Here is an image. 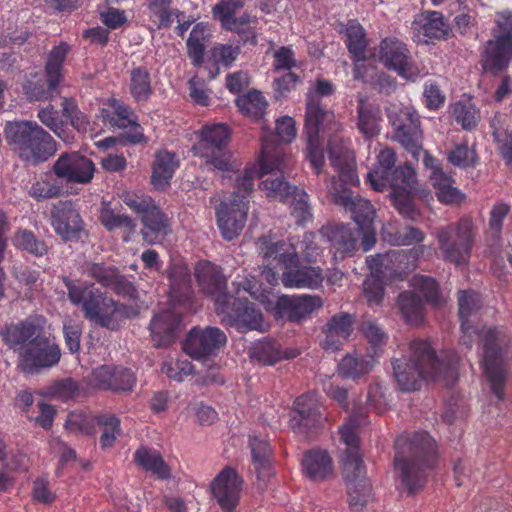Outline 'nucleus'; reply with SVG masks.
Returning <instances> with one entry per match:
<instances>
[{"instance_id": "nucleus-33", "label": "nucleus", "mask_w": 512, "mask_h": 512, "mask_svg": "<svg viewBox=\"0 0 512 512\" xmlns=\"http://www.w3.org/2000/svg\"><path fill=\"white\" fill-rule=\"evenodd\" d=\"M381 110L380 108L359 97L357 105V128L367 139L377 136L380 132Z\"/></svg>"}, {"instance_id": "nucleus-7", "label": "nucleus", "mask_w": 512, "mask_h": 512, "mask_svg": "<svg viewBox=\"0 0 512 512\" xmlns=\"http://www.w3.org/2000/svg\"><path fill=\"white\" fill-rule=\"evenodd\" d=\"M4 134L11 150L21 160L33 165L47 161L57 151L56 141L36 121L7 122Z\"/></svg>"}, {"instance_id": "nucleus-1", "label": "nucleus", "mask_w": 512, "mask_h": 512, "mask_svg": "<svg viewBox=\"0 0 512 512\" xmlns=\"http://www.w3.org/2000/svg\"><path fill=\"white\" fill-rule=\"evenodd\" d=\"M288 162L282 148L267 137L261 139L258 166L246 167L243 172L232 171L226 159V183L231 182L229 202L226 203V241H231L242 232L249 210L250 197L256 178L262 179L260 189L271 200L289 201L297 188L287 182L282 174Z\"/></svg>"}, {"instance_id": "nucleus-9", "label": "nucleus", "mask_w": 512, "mask_h": 512, "mask_svg": "<svg viewBox=\"0 0 512 512\" xmlns=\"http://www.w3.org/2000/svg\"><path fill=\"white\" fill-rule=\"evenodd\" d=\"M489 39L481 53L483 70L494 76L505 72L512 59V10L497 11Z\"/></svg>"}, {"instance_id": "nucleus-3", "label": "nucleus", "mask_w": 512, "mask_h": 512, "mask_svg": "<svg viewBox=\"0 0 512 512\" xmlns=\"http://www.w3.org/2000/svg\"><path fill=\"white\" fill-rule=\"evenodd\" d=\"M409 357L392 361L394 378L402 391L421 388L423 380L443 378L454 381L458 374V358L451 354L440 358L430 341L414 339L409 344Z\"/></svg>"}, {"instance_id": "nucleus-32", "label": "nucleus", "mask_w": 512, "mask_h": 512, "mask_svg": "<svg viewBox=\"0 0 512 512\" xmlns=\"http://www.w3.org/2000/svg\"><path fill=\"white\" fill-rule=\"evenodd\" d=\"M4 342L11 348L24 347L42 335V327L32 320L11 324L1 332Z\"/></svg>"}, {"instance_id": "nucleus-50", "label": "nucleus", "mask_w": 512, "mask_h": 512, "mask_svg": "<svg viewBox=\"0 0 512 512\" xmlns=\"http://www.w3.org/2000/svg\"><path fill=\"white\" fill-rule=\"evenodd\" d=\"M510 211V205L504 202H497L492 206L489 212L487 235L494 243H498L501 240L504 220Z\"/></svg>"}, {"instance_id": "nucleus-41", "label": "nucleus", "mask_w": 512, "mask_h": 512, "mask_svg": "<svg viewBox=\"0 0 512 512\" xmlns=\"http://www.w3.org/2000/svg\"><path fill=\"white\" fill-rule=\"evenodd\" d=\"M249 445L251 448L252 460L257 477H266L270 470L271 447L267 440L260 439L257 436L250 437Z\"/></svg>"}, {"instance_id": "nucleus-54", "label": "nucleus", "mask_w": 512, "mask_h": 512, "mask_svg": "<svg viewBox=\"0 0 512 512\" xmlns=\"http://www.w3.org/2000/svg\"><path fill=\"white\" fill-rule=\"evenodd\" d=\"M84 315L87 319L96 316L97 313L105 308H112L111 312L116 310L115 302L112 299H106L103 295L98 292L94 287L88 293L86 299L81 305Z\"/></svg>"}, {"instance_id": "nucleus-4", "label": "nucleus", "mask_w": 512, "mask_h": 512, "mask_svg": "<svg viewBox=\"0 0 512 512\" xmlns=\"http://www.w3.org/2000/svg\"><path fill=\"white\" fill-rule=\"evenodd\" d=\"M394 467L409 495L422 490L428 471L437 464V446L424 431L405 433L395 440Z\"/></svg>"}, {"instance_id": "nucleus-40", "label": "nucleus", "mask_w": 512, "mask_h": 512, "mask_svg": "<svg viewBox=\"0 0 512 512\" xmlns=\"http://www.w3.org/2000/svg\"><path fill=\"white\" fill-rule=\"evenodd\" d=\"M451 117L463 130H474L480 121V111L470 100H459L451 105Z\"/></svg>"}, {"instance_id": "nucleus-17", "label": "nucleus", "mask_w": 512, "mask_h": 512, "mask_svg": "<svg viewBox=\"0 0 512 512\" xmlns=\"http://www.w3.org/2000/svg\"><path fill=\"white\" fill-rule=\"evenodd\" d=\"M194 275L199 291L215 303L218 315L224 313V274L222 268L211 261L203 260L196 264Z\"/></svg>"}, {"instance_id": "nucleus-42", "label": "nucleus", "mask_w": 512, "mask_h": 512, "mask_svg": "<svg viewBox=\"0 0 512 512\" xmlns=\"http://www.w3.org/2000/svg\"><path fill=\"white\" fill-rule=\"evenodd\" d=\"M70 50V46L66 42H61L54 47L49 53L46 63V74L48 88L55 90L59 85L61 78L62 63Z\"/></svg>"}, {"instance_id": "nucleus-13", "label": "nucleus", "mask_w": 512, "mask_h": 512, "mask_svg": "<svg viewBox=\"0 0 512 512\" xmlns=\"http://www.w3.org/2000/svg\"><path fill=\"white\" fill-rule=\"evenodd\" d=\"M61 357L60 349L52 344L43 335L36 337L21 348L18 358V367L24 373H37L42 368H49L56 365Z\"/></svg>"}, {"instance_id": "nucleus-63", "label": "nucleus", "mask_w": 512, "mask_h": 512, "mask_svg": "<svg viewBox=\"0 0 512 512\" xmlns=\"http://www.w3.org/2000/svg\"><path fill=\"white\" fill-rule=\"evenodd\" d=\"M38 119L43 125L49 128L57 136L62 137L63 121L58 116V111L53 105H47L41 108L37 114Z\"/></svg>"}, {"instance_id": "nucleus-10", "label": "nucleus", "mask_w": 512, "mask_h": 512, "mask_svg": "<svg viewBox=\"0 0 512 512\" xmlns=\"http://www.w3.org/2000/svg\"><path fill=\"white\" fill-rule=\"evenodd\" d=\"M436 238L445 261L466 264L474 244L473 221L463 217L456 223L437 229Z\"/></svg>"}, {"instance_id": "nucleus-44", "label": "nucleus", "mask_w": 512, "mask_h": 512, "mask_svg": "<svg viewBox=\"0 0 512 512\" xmlns=\"http://www.w3.org/2000/svg\"><path fill=\"white\" fill-rule=\"evenodd\" d=\"M236 105L241 113L255 120H260L265 114L268 102L260 91L252 90L245 95L238 96Z\"/></svg>"}, {"instance_id": "nucleus-38", "label": "nucleus", "mask_w": 512, "mask_h": 512, "mask_svg": "<svg viewBox=\"0 0 512 512\" xmlns=\"http://www.w3.org/2000/svg\"><path fill=\"white\" fill-rule=\"evenodd\" d=\"M346 45L356 61L366 59L368 41L363 26L357 20H349L346 29Z\"/></svg>"}, {"instance_id": "nucleus-59", "label": "nucleus", "mask_w": 512, "mask_h": 512, "mask_svg": "<svg viewBox=\"0 0 512 512\" xmlns=\"http://www.w3.org/2000/svg\"><path fill=\"white\" fill-rule=\"evenodd\" d=\"M161 372L169 379L182 382L187 376L194 374V366L187 360L165 361Z\"/></svg>"}, {"instance_id": "nucleus-18", "label": "nucleus", "mask_w": 512, "mask_h": 512, "mask_svg": "<svg viewBox=\"0 0 512 512\" xmlns=\"http://www.w3.org/2000/svg\"><path fill=\"white\" fill-rule=\"evenodd\" d=\"M83 274L94 279L100 285L110 288L117 294L134 297L137 293L134 285L122 274L117 267L104 262L85 261L82 265Z\"/></svg>"}, {"instance_id": "nucleus-43", "label": "nucleus", "mask_w": 512, "mask_h": 512, "mask_svg": "<svg viewBox=\"0 0 512 512\" xmlns=\"http://www.w3.org/2000/svg\"><path fill=\"white\" fill-rule=\"evenodd\" d=\"M447 160L460 169L475 168L479 163L476 145L469 146L466 141L455 144L447 152Z\"/></svg>"}, {"instance_id": "nucleus-47", "label": "nucleus", "mask_w": 512, "mask_h": 512, "mask_svg": "<svg viewBox=\"0 0 512 512\" xmlns=\"http://www.w3.org/2000/svg\"><path fill=\"white\" fill-rule=\"evenodd\" d=\"M130 93L138 102H144L152 94L151 78L144 67H136L131 70Z\"/></svg>"}, {"instance_id": "nucleus-23", "label": "nucleus", "mask_w": 512, "mask_h": 512, "mask_svg": "<svg viewBox=\"0 0 512 512\" xmlns=\"http://www.w3.org/2000/svg\"><path fill=\"white\" fill-rule=\"evenodd\" d=\"M411 31L415 41H420L421 36L430 40H446L451 28L441 12L423 11L414 16Z\"/></svg>"}, {"instance_id": "nucleus-12", "label": "nucleus", "mask_w": 512, "mask_h": 512, "mask_svg": "<svg viewBox=\"0 0 512 512\" xmlns=\"http://www.w3.org/2000/svg\"><path fill=\"white\" fill-rule=\"evenodd\" d=\"M379 62L388 70L396 72L401 78L416 81L421 71L414 62L408 45L395 36L383 38L378 45Z\"/></svg>"}, {"instance_id": "nucleus-64", "label": "nucleus", "mask_w": 512, "mask_h": 512, "mask_svg": "<svg viewBox=\"0 0 512 512\" xmlns=\"http://www.w3.org/2000/svg\"><path fill=\"white\" fill-rule=\"evenodd\" d=\"M31 495L33 501L44 505H49L53 503L56 499L55 493L52 492L49 488V481L46 476L36 478L33 481Z\"/></svg>"}, {"instance_id": "nucleus-6", "label": "nucleus", "mask_w": 512, "mask_h": 512, "mask_svg": "<svg viewBox=\"0 0 512 512\" xmlns=\"http://www.w3.org/2000/svg\"><path fill=\"white\" fill-rule=\"evenodd\" d=\"M259 249L268 264L282 265L286 271L282 274L285 287L316 289L324 280L322 269L312 266L299 267V252L295 246V238L273 241L263 236L259 239Z\"/></svg>"}, {"instance_id": "nucleus-60", "label": "nucleus", "mask_w": 512, "mask_h": 512, "mask_svg": "<svg viewBox=\"0 0 512 512\" xmlns=\"http://www.w3.org/2000/svg\"><path fill=\"white\" fill-rule=\"evenodd\" d=\"M62 188L55 181L49 179L38 180L32 184L28 194L35 200L41 201L60 196Z\"/></svg>"}, {"instance_id": "nucleus-55", "label": "nucleus", "mask_w": 512, "mask_h": 512, "mask_svg": "<svg viewBox=\"0 0 512 512\" xmlns=\"http://www.w3.org/2000/svg\"><path fill=\"white\" fill-rule=\"evenodd\" d=\"M348 486V500L351 509L354 512H360L367 505L370 494L371 486L368 480L363 482H356Z\"/></svg>"}, {"instance_id": "nucleus-15", "label": "nucleus", "mask_w": 512, "mask_h": 512, "mask_svg": "<svg viewBox=\"0 0 512 512\" xmlns=\"http://www.w3.org/2000/svg\"><path fill=\"white\" fill-rule=\"evenodd\" d=\"M52 171L67 183L88 184L94 177L95 164L79 152H65L54 162Z\"/></svg>"}, {"instance_id": "nucleus-36", "label": "nucleus", "mask_w": 512, "mask_h": 512, "mask_svg": "<svg viewBox=\"0 0 512 512\" xmlns=\"http://www.w3.org/2000/svg\"><path fill=\"white\" fill-rule=\"evenodd\" d=\"M396 304L405 323L418 326L424 321L425 303L414 291L401 292Z\"/></svg>"}, {"instance_id": "nucleus-16", "label": "nucleus", "mask_w": 512, "mask_h": 512, "mask_svg": "<svg viewBox=\"0 0 512 512\" xmlns=\"http://www.w3.org/2000/svg\"><path fill=\"white\" fill-rule=\"evenodd\" d=\"M191 151L195 156L205 159V164L224 170V125L218 123L202 127L199 140Z\"/></svg>"}, {"instance_id": "nucleus-20", "label": "nucleus", "mask_w": 512, "mask_h": 512, "mask_svg": "<svg viewBox=\"0 0 512 512\" xmlns=\"http://www.w3.org/2000/svg\"><path fill=\"white\" fill-rule=\"evenodd\" d=\"M51 224L63 241H77L84 230L83 220L70 201L53 205Z\"/></svg>"}, {"instance_id": "nucleus-34", "label": "nucleus", "mask_w": 512, "mask_h": 512, "mask_svg": "<svg viewBox=\"0 0 512 512\" xmlns=\"http://www.w3.org/2000/svg\"><path fill=\"white\" fill-rule=\"evenodd\" d=\"M178 165L179 162L175 153L158 151L155 154V160L152 167V185L158 190L165 189L170 184V180Z\"/></svg>"}, {"instance_id": "nucleus-26", "label": "nucleus", "mask_w": 512, "mask_h": 512, "mask_svg": "<svg viewBox=\"0 0 512 512\" xmlns=\"http://www.w3.org/2000/svg\"><path fill=\"white\" fill-rule=\"evenodd\" d=\"M322 306L323 301L319 296L284 295L278 298L275 308L281 316H286L291 322L299 323Z\"/></svg>"}, {"instance_id": "nucleus-24", "label": "nucleus", "mask_w": 512, "mask_h": 512, "mask_svg": "<svg viewBox=\"0 0 512 512\" xmlns=\"http://www.w3.org/2000/svg\"><path fill=\"white\" fill-rule=\"evenodd\" d=\"M333 202L350 212L358 228L374 224L376 211L371 202L359 195H353L349 188H343L333 193Z\"/></svg>"}, {"instance_id": "nucleus-49", "label": "nucleus", "mask_w": 512, "mask_h": 512, "mask_svg": "<svg viewBox=\"0 0 512 512\" xmlns=\"http://www.w3.org/2000/svg\"><path fill=\"white\" fill-rule=\"evenodd\" d=\"M308 200V194L303 189L297 187L295 191L291 193L289 201L286 202L290 204L291 215L298 225H305L312 219L311 207Z\"/></svg>"}, {"instance_id": "nucleus-8", "label": "nucleus", "mask_w": 512, "mask_h": 512, "mask_svg": "<svg viewBox=\"0 0 512 512\" xmlns=\"http://www.w3.org/2000/svg\"><path fill=\"white\" fill-rule=\"evenodd\" d=\"M335 92L334 84L326 79H317L313 92L308 94L304 133L307 139L306 158L316 174H320L324 165V154L320 133L324 123L330 122L334 114L321 107L319 98L331 96Z\"/></svg>"}, {"instance_id": "nucleus-57", "label": "nucleus", "mask_w": 512, "mask_h": 512, "mask_svg": "<svg viewBox=\"0 0 512 512\" xmlns=\"http://www.w3.org/2000/svg\"><path fill=\"white\" fill-rule=\"evenodd\" d=\"M361 330L370 344L368 354L373 357L379 356V351L386 344L387 336L384 331L373 322H364L361 326Z\"/></svg>"}, {"instance_id": "nucleus-29", "label": "nucleus", "mask_w": 512, "mask_h": 512, "mask_svg": "<svg viewBox=\"0 0 512 512\" xmlns=\"http://www.w3.org/2000/svg\"><path fill=\"white\" fill-rule=\"evenodd\" d=\"M233 322L240 332L247 330L265 331L262 312L248 300L236 299L233 303Z\"/></svg>"}, {"instance_id": "nucleus-35", "label": "nucleus", "mask_w": 512, "mask_h": 512, "mask_svg": "<svg viewBox=\"0 0 512 512\" xmlns=\"http://www.w3.org/2000/svg\"><path fill=\"white\" fill-rule=\"evenodd\" d=\"M429 178L441 203L458 204L464 200L465 195L455 187V179L451 174L437 170L430 173Z\"/></svg>"}, {"instance_id": "nucleus-39", "label": "nucleus", "mask_w": 512, "mask_h": 512, "mask_svg": "<svg viewBox=\"0 0 512 512\" xmlns=\"http://www.w3.org/2000/svg\"><path fill=\"white\" fill-rule=\"evenodd\" d=\"M341 464L342 474L347 485L367 480L365 477L366 468L360 451L346 449L341 457Z\"/></svg>"}, {"instance_id": "nucleus-46", "label": "nucleus", "mask_w": 512, "mask_h": 512, "mask_svg": "<svg viewBox=\"0 0 512 512\" xmlns=\"http://www.w3.org/2000/svg\"><path fill=\"white\" fill-rule=\"evenodd\" d=\"M410 285L414 290L420 292L425 302L438 307L442 303L440 288L438 282L426 275L416 274L410 280Z\"/></svg>"}, {"instance_id": "nucleus-2", "label": "nucleus", "mask_w": 512, "mask_h": 512, "mask_svg": "<svg viewBox=\"0 0 512 512\" xmlns=\"http://www.w3.org/2000/svg\"><path fill=\"white\" fill-rule=\"evenodd\" d=\"M459 318L461 341L467 347H471L474 337L480 339L483 344V372L489 383L492 393L499 401L505 398V385L507 370L503 360L504 349L510 342V338L502 327H483L479 330L473 326L470 317L479 309V295L473 291L462 290L458 292Z\"/></svg>"}, {"instance_id": "nucleus-21", "label": "nucleus", "mask_w": 512, "mask_h": 512, "mask_svg": "<svg viewBox=\"0 0 512 512\" xmlns=\"http://www.w3.org/2000/svg\"><path fill=\"white\" fill-rule=\"evenodd\" d=\"M222 331L216 327L192 328L184 343V352L195 360L208 358L220 348Z\"/></svg>"}, {"instance_id": "nucleus-45", "label": "nucleus", "mask_w": 512, "mask_h": 512, "mask_svg": "<svg viewBox=\"0 0 512 512\" xmlns=\"http://www.w3.org/2000/svg\"><path fill=\"white\" fill-rule=\"evenodd\" d=\"M250 357L263 365H274L282 359L280 345L271 338H263L253 344Z\"/></svg>"}, {"instance_id": "nucleus-19", "label": "nucleus", "mask_w": 512, "mask_h": 512, "mask_svg": "<svg viewBox=\"0 0 512 512\" xmlns=\"http://www.w3.org/2000/svg\"><path fill=\"white\" fill-rule=\"evenodd\" d=\"M319 234L329 243L335 260L351 257L356 251L359 231L343 223H328Z\"/></svg>"}, {"instance_id": "nucleus-53", "label": "nucleus", "mask_w": 512, "mask_h": 512, "mask_svg": "<svg viewBox=\"0 0 512 512\" xmlns=\"http://www.w3.org/2000/svg\"><path fill=\"white\" fill-rule=\"evenodd\" d=\"M14 245L22 250L27 251L37 257L47 254L48 247L44 241L38 240L35 235L28 230L18 231L13 239Z\"/></svg>"}, {"instance_id": "nucleus-31", "label": "nucleus", "mask_w": 512, "mask_h": 512, "mask_svg": "<svg viewBox=\"0 0 512 512\" xmlns=\"http://www.w3.org/2000/svg\"><path fill=\"white\" fill-rule=\"evenodd\" d=\"M376 359L373 355L367 356L357 353L345 355L338 364V375L344 379L357 381L368 375L374 368Z\"/></svg>"}, {"instance_id": "nucleus-51", "label": "nucleus", "mask_w": 512, "mask_h": 512, "mask_svg": "<svg viewBox=\"0 0 512 512\" xmlns=\"http://www.w3.org/2000/svg\"><path fill=\"white\" fill-rule=\"evenodd\" d=\"M244 6V0H226V30L245 33L249 30L251 16L244 12L240 17H236V10Z\"/></svg>"}, {"instance_id": "nucleus-28", "label": "nucleus", "mask_w": 512, "mask_h": 512, "mask_svg": "<svg viewBox=\"0 0 512 512\" xmlns=\"http://www.w3.org/2000/svg\"><path fill=\"white\" fill-rule=\"evenodd\" d=\"M141 221L143 239L149 244L160 242L170 232L169 219L155 202L141 215Z\"/></svg>"}, {"instance_id": "nucleus-14", "label": "nucleus", "mask_w": 512, "mask_h": 512, "mask_svg": "<svg viewBox=\"0 0 512 512\" xmlns=\"http://www.w3.org/2000/svg\"><path fill=\"white\" fill-rule=\"evenodd\" d=\"M324 419L321 406L314 394L307 393L297 397L290 419V426L297 435L312 439Z\"/></svg>"}, {"instance_id": "nucleus-25", "label": "nucleus", "mask_w": 512, "mask_h": 512, "mask_svg": "<svg viewBox=\"0 0 512 512\" xmlns=\"http://www.w3.org/2000/svg\"><path fill=\"white\" fill-rule=\"evenodd\" d=\"M327 149L331 166L339 173L340 180L353 183L357 176L354 155L349 149L348 142L334 134L328 140Z\"/></svg>"}, {"instance_id": "nucleus-58", "label": "nucleus", "mask_w": 512, "mask_h": 512, "mask_svg": "<svg viewBox=\"0 0 512 512\" xmlns=\"http://www.w3.org/2000/svg\"><path fill=\"white\" fill-rule=\"evenodd\" d=\"M95 416L84 413H70L65 423V427L72 433H81L91 435L95 432Z\"/></svg>"}, {"instance_id": "nucleus-11", "label": "nucleus", "mask_w": 512, "mask_h": 512, "mask_svg": "<svg viewBox=\"0 0 512 512\" xmlns=\"http://www.w3.org/2000/svg\"><path fill=\"white\" fill-rule=\"evenodd\" d=\"M426 249H428L427 246L418 245L408 250H390L384 254L369 256L366 262L372 275L392 281L413 271Z\"/></svg>"}, {"instance_id": "nucleus-61", "label": "nucleus", "mask_w": 512, "mask_h": 512, "mask_svg": "<svg viewBox=\"0 0 512 512\" xmlns=\"http://www.w3.org/2000/svg\"><path fill=\"white\" fill-rule=\"evenodd\" d=\"M388 280L384 277L372 275L364 281V295L369 304L379 305L384 298V285Z\"/></svg>"}, {"instance_id": "nucleus-56", "label": "nucleus", "mask_w": 512, "mask_h": 512, "mask_svg": "<svg viewBox=\"0 0 512 512\" xmlns=\"http://www.w3.org/2000/svg\"><path fill=\"white\" fill-rule=\"evenodd\" d=\"M100 221L109 231L124 228L128 233H131L136 227L130 217L124 214H116L112 209L107 207L102 208Z\"/></svg>"}, {"instance_id": "nucleus-5", "label": "nucleus", "mask_w": 512, "mask_h": 512, "mask_svg": "<svg viewBox=\"0 0 512 512\" xmlns=\"http://www.w3.org/2000/svg\"><path fill=\"white\" fill-rule=\"evenodd\" d=\"M396 154L386 147L377 155L374 168L367 173V181L375 191L392 189L393 206L399 214L415 221L420 216L414 203L413 190L416 184V172L409 164L396 167Z\"/></svg>"}, {"instance_id": "nucleus-30", "label": "nucleus", "mask_w": 512, "mask_h": 512, "mask_svg": "<svg viewBox=\"0 0 512 512\" xmlns=\"http://www.w3.org/2000/svg\"><path fill=\"white\" fill-rule=\"evenodd\" d=\"M303 473L312 481L325 480L333 472V462L329 453L321 449H311L302 458Z\"/></svg>"}, {"instance_id": "nucleus-52", "label": "nucleus", "mask_w": 512, "mask_h": 512, "mask_svg": "<svg viewBox=\"0 0 512 512\" xmlns=\"http://www.w3.org/2000/svg\"><path fill=\"white\" fill-rule=\"evenodd\" d=\"M244 480L232 468L226 467V512H234L241 498Z\"/></svg>"}, {"instance_id": "nucleus-62", "label": "nucleus", "mask_w": 512, "mask_h": 512, "mask_svg": "<svg viewBox=\"0 0 512 512\" xmlns=\"http://www.w3.org/2000/svg\"><path fill=\"white\" fill-rule=\"evenodd\" d=\"M354 318L348 313H338L333 315L326 326L329 327L334 333L338 334L342 339L348 340L353 332Z\"/></svg>"}, {"instance_id": "nucleus-48", "label": "nucleus", "mask_w": 512, "mask_h": 512, "mask_svg": "<svg viewBox=\"0 0 512 512\" xmlns=\"http://www.w3.org/2000/svg\"><path fill=\"white\" fill-rule=\"evenodd\" d=\"M94 420L95 425L103 429L100 437L101 448H111L120 434V420L113 414L95 415Z\"/></svg>"}, {"instance_id": "nucleus-27", "label": "nucleus", "mask_w": 512, "mask_h": 512, "mask_svg": "<svg viewBox=\"0 0 512 512\" xmlns=\"http://www.w3.org/2000/svg\"><path fill=\"white\" fill-rule=\"evenodd\" d=\"M182 317L173 311L157 314L150 323L154 346L157 348L171 345L177 336Z\"/></svg>"}, {"instance_id": "nucleus-37", "label": "nucleus", "mask_w": 512, "mask_h": 512, "mask_svg": "<svg viewBox=\"0 0 512 512\" xmlns=\"http://www.w3.org/2000/svg\"><path fill=\"white\" fill-rule=\"evenodd\" d=\"M134 461L138 466L152 472L159 479L165 480L171 477L169 466L157 450L141 446L134 454Z\"/></svg>"}, {"instance_id": "nucleus-22", "label": "nucleus", "mask_w": 512, "mask_h": 512, "mask_svg": "<svg viewBox=\"0 0 512 512\" xmlns=\"http://www.w3.org/2000/svg\"><path fill=\"white\" fill-rule=\"evenodd\" d=\"M419 115L409 109L405 108L400 111L397 119L394 121L395 135L394 138L413 156L421 150L422 131L420 129Z\"/></svg>"}]
</instances>
